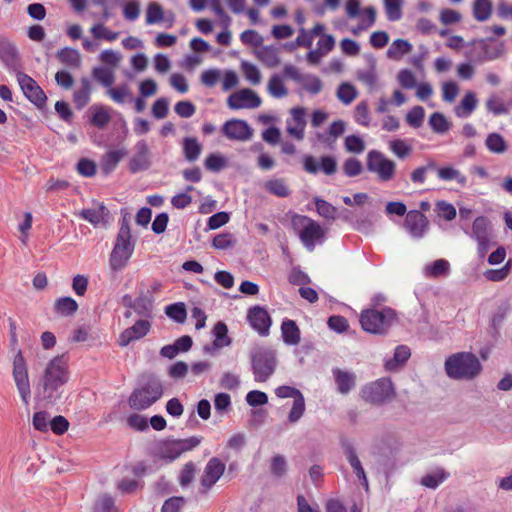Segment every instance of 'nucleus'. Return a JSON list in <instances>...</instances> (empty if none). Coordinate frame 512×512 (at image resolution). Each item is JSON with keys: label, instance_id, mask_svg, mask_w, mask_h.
<instances>
[{"label": "nucleus", "instance_id": "31", "mask_svg": "<svg viewBox=\"0 0 512 512\" xmlns=\"http://www.w3.org/2000/svg\"><path fill=\"white\" fill-rule=\"evenodd\" d=\"M478 105V99L473 91H467L460 103L455 106L454 113L458 118L465 119L471 116Z\"/></svg>", "mask_w": 512, "mask_h": 512}, {"label": "nucleus", "instance_id": "20", "mask_svg": "<svg viewBox=\"0 0 512 512\" xmlns=\"http://www.w3.org/2000/svg\"><path fill=\"white\" fill-rule=\"evenodd\" d=\"M79 216L95 228H105L111 221L110 211L101 202H93V207L81 210Z\"/></svg>", "mask_w": 512, "mask_h": 512}, {"label": "nucleus", "instance_id": "13", "mask_svg": "<svg viewBox=\"0 0 512 512\" xmlns=\"http://www.w3.org/2000/svg\"><path fill=\"white\" fill-rule=\"evenodd\" d=\"M340 445L343 451V454L348 461L350 467L352 468L356 478L363 486L365 490H368L369 484L368 479L363 468V465L358 457L357 449L352 440L349 438L343 437L340 439Z\"/></svg>", "mask_w": 512, "mask_h": 512}, {"label": "nucleus", "instance_id": "63", "mask_svg": "<svg viewBox=\"0 0 512 512\" xmlns=\"http://www.w3.org/2000/svg\"><path fill=\"white\" fill-rule=\"evenodd\" d=\"M448 474L443 470L425 475L421 479V484L427 488L436 489L447 478Z\"/></svg>", "mask_w": 512, "mask_h": 512}, {"label": "nucleus", "instance_id": "9", "mask_svg": "<svg viewBox=\"0 0 512 512\" xmlns=\"http://www.w3.org/2000/svg\"><path fill=\"white\" fill-rule=\"evenodd\" d=\"M252 370L256 382H265L276 368V354L269 348H258L251 356Z\"/></svg>", "mask_w": 512, "mask_h": 512}, {"label": "nucleus", "instance_id": "50", "mask_svg": "<svg viewBox=\"0 0 512 512\" xmlns=\"http://www.w3.org/2000/svg\"><path fill=\"white\" fill-rule=\"evenodd\" d=\"M55 311L62 316L73 315L77 309V302L71 297L58 298L54 303Z\"/></svg>", "mask_w": 512, "mask_h": 512}, {"label": "nucleus", "instance_id": "45", "mask_svg": "<svg viewBox=\"0 0 512 512\" xmlns=\"http://www.w3.org/2000/svg\"><path fill=\"white\" fill-rule=\"evenodd\" d=\"M91 84L87 78L81 79V86L73 94V100L78 109L85 107L90 101Z\"/></svg>", "mask_w": 512, "mask_h": 512}, {"label": "nucleus", "instance_id": "30", "mask_svg": "<svg viewBox=\"0 0 512 512\" xmlns=\"http://www.w3.org/2000/svg\"><path fill=\"white\" fill-rule=\"evenodd\" d=\"M214 340L211 346H205L204 352L213 354L216 350L227 347L231 344L228 336V328L224 322H217L213 328Z\"/></svg>", "mask_w": 512, "mask_h": 512}, {"label": "nucleus", "instance_id": "14", "mask_svg": "<svg viewBox=\"0 0 512 512\" xmlns=\"http://www.w3.org/2000/svg\"><path fill=\"white\" fill-rule=\"evenodd\" d=\"M225 463L217 457L209 459L200 478V491L206 494L218 482L225 472Z\"/></svg>", "mask_w": 512, "mask_h": 512}, {"label": "nucleus", "instance_id": "33", "mask_svg": "<svg viewBox=\"0 0 512 512\" xmlns=\"http://www.w3.org/2000/svg\"><path fill=\"white\" fill-rule=\"evenodd\" d=\"M376 9L373 6H368L364 8L361 12V18L359 23L350 29V32L358 36L362 32L367 31L372 26H374L376 22Z\"/></svg>", "mask_w": 512, "mask_h": 512}, {"label": "nucleus", "instance_id": "37", "mask_svg": "<svg viewBox=\"0 0 512 512\" xmlns=\"http://www.w3.org/2000/svg\"><path fill=\"white\" fill-rule=\"evenodd\" d=\"M282 339L287 345H297L300 342V330L295 321L285 319L281 324Z\"/></svg>", "mask_w": 512, "mask_h": 512}, {"label": "nucleus", "instance_id": "3", "mask_svg": "<svg viewBox=\"0 0 512 512\" xmlns=\"http://www.w3.org/2000/svg\"><path fill=\"white\" fill-rule=\"evenodd\" d=\"M445 372L454 380H472L482 371L478 357L471 352H457L445 360Z\"/></svg>", "mask_w": 512, "mask_h": 512}, {"label": "nucleus", "instance_id": "41", "mask_svg": "<svg viewBox=\"0 0 512 512\" xmlns=\"http://www.w3.org/2000/svg\"><path fill=\"white\" fill-rule=\"evenodd\" d=\"M485 146L489 152L494 154H504L508 150L507 141L497 132H492L487 135Z\"/></svg>", "mask_w": 512, "mask_h": 512}, {"label": "nucleus", "instance_id": "42", "mask_svg": "<svg viewBox=\"0 0 512 512\" xmlns=\"http://www.w3.org/2000/svg\"><path fill=\"white\" fill-rule=\"evenodd\" d=\"M389 150L399 159L409 157L413 152V146L407 139H393L388 143Z\"/></svg>", "mask_w": 512, "mask_h": 512}, {"label": "nucleus", "instance_id": "46", "mask_svg": "<svg viewBox=\"0 0 512 512\" xmlns=\"http://www.w3.org/2000/svg\"><path fill=\"white\" fill-rule=\"evenodd\" d=\"M437 176L443 181L455 180L458 184L464 186L467 182V178L458 169L452 166L436 167Z\"/></svg>", "mask_w": 512, "mask_h": 512}, {"label": "nucleus", "instance_id": "32", "mask_svg": "<svg viewBox=\"0 0 512 512\" xmlns=\"http://www.w3.org/2000/svg\"><path fill=\"white\" fill-rule=\"evenodd\" d=\"M410 356V348L406 345H399L395 348L393 357L385 360L384 367L387 371H395L405 364Z\"/></svg>", "mask_w": 512, "mask_h": 512}, {"label": "nucleus", "instance_id": "2", "mask_svg": "<svg viewBox=\"0 0 512 512\" xmlns=\"http://www.w3.org/2000/svg\"><path fill=\"white\" fill-rule=\"evenodd\" d=\"M163 395V385L154 375L143 376L137 387L128 398L129 407L133 410H146L156 403Z\"/></svg>", "mask_w": 512, "mask_h": 512}, {"label": "nucleus", "instance_id": "58", "mask_svg": "<svg viewBox=\"0 0 512 512\" xmlns=\"http://www.w3.org/2000/svg\"><path fill=\"white\" fill-rule=\"evenodd\" d=\"M431 129L439 134H444L450 129V123L446 117L440 112H434L429 118Z\"/></svg>", "mask_w": 512, "mask_h": 512}, {"label": "nucleus", "instance_id": "11", "mask_svg": "<svg viewBox=\"0 0 512 512\" xmlns=\"http://www.w3.org/2000/svg\"><path fill=\"white\" fill-rule=\"evenodd\" d=\"M361 398L371 404L381 405L394 396V388L389 378H380L364 385L360 391Z\"/></svg>", "mask_w": 512, "mask_h": 512}, {"label": "nucleus", "instance_id": "27", "mask_svg": "<svg viewBox=\"0 0 512 512\" xmlns=\"http://www.w3.org/2000/svg\"><path fill=\"white\" fill-rule=\"evenodd\" d=\"M0 61L9 70H17L19 67L17 49L13 43L4 37H0Z\"/></svg>", "mask_w": 512, "mask_h": 512}, {"label": "nucleus", "instance_id": "56", "mask_svg": "<svg viewBox=\"0 0 512 512\" xmlns=\"http://www.w3.org/2000/svg\"><path fill=\"white\" fill-rule=\"evenodd\" d=\"M166 315L177 323H183L187 318V311L184 303L170 304L165 308Z\"/></svg>", "mask_w": 512, "mask_h": 512}, {"label": "nucleus", "instance_id": "59", "mask_svg": "<svg viewBox=\"0 0 512 512\" xmlns=\"http://www.w3.org/2000/svg\"><path fill=\"white\" fill-rule=\"evenodd\" d=\"M357 95L356 88L350 83H342L337 89V97L345 105L352 103Z\"/></svg>", "mask_w": 512, "mask_h": 512}, {"label": "nucleus", "instance_id": "39", "mask_svg": "<svg viewBox=\"0 0 512 512\" xmlns=\"http://www.w3.org/2000/svg\"><path fill=\"white\" fill-rule=\"evenodd\" d=\"M56 56L67 67L76 69L81 65V55L77 49L65 47L59 50Z\"/></svg>", "mask_w": 512, "mask_h": 512}, {"label": "nucleus", "instance_id": "4", "mask_svg": "<svg viewBox=\"0 0 512 512\" xmlns=\"http://www.w3.org/2000/svg\"><path fill=\"white\" fill-rule=\"evenodd\" d=\"M135 242L129 222L123 218L109 257V265L113 271H121L127 266L133 255Z\"/></svg>", "mask_w": 512, "mask_h": 512}, {"label": "nucleus", "instance_id": "22", "mask_svg": "<svg viewBox=\"0 0 512 512\" xmlns=\"http://www.w3.org/2000/svg\"><path fill=\"white\" fill-rule=\"evenodd\" d=\"M247 320L250 326L261 336L269 334L272 320L267 310L260 306H254L248 310Z\"/></svg>", "mask_w": 512, "mask_h": 512}, {"label": "nucleus", "instance_id": "5", "mask_svg": "<svg viewBox=\"0 0 512 512\" xmlns=\"http://www.w3.org/2000/svg\"><path fill=\"white\" fill-rule=\"evenodd\" d=\"M291 226L303 246L310 252L314 251L317 245H322L325 241L326 230L308 216L294 215L291 219Z\"/></svg>", "mask_w": 512, "mask_h": 512}, {"label": "nucleus", "instance_id": "38", "mask_svg": "<svg viewBox=\"0 0 512 512\" xmlns=\"http://www.w3.org/2000/svg\"><path fill=\"white\" fill-rule=\"evenodd\" d=\"M487 111L494 116L505 115L510 112L511 107L496 93L489 95L485 102Z\"/></svg>", "mask_w": 512, "mask_h": 512}, {"label": "nucleus", "instance_id": "7", "mask_svg": "<svg viewBox=\"0 0 512 512\" xmlns=\"http://www.w3.org/2000/svg\"><path fill=\"white\" fill-rule=\"evenodd\" d=\"M202 437L191 436L186 439H167L159 442L156 455L169 462L179 458L184 452L191 451L200 445Z\"/></svg>", "mask_w": 512, "mask_h": 512}, {"label": "nucleus", "instance_id": "19", "mask_svg": "<svg viewBox=\"0 0 512 512\" xmlns=\"http://www.w3.org/2000/svg\"><path fill=\"white\" fill-rule=\"evenodd\" d=\"M17 81L27 99H29L38 107H41L45 104L47 97L44 91L32 77L25 73L18 72Z\"/></svg>", "mask_w": 512, "mask_h": 512}, {"label": "nucleus", "instance_id": "54", "mask_svg": "<svg viewBox=\"0 0 512 512\" xmlns=\"http://www.w3.org/2000/svg\"><path fill=\"white\" fill-rule=\"evenodd\" d=\"M383 2L387 19L391 22L400 20L402 17L403 0H383Z\"/></svg>", "mask_w": 512, "mask_h": 512}, {"label": "nucleus", "instance_id": "35", "mask_svg": "<svg viewBox=\"0 0 512 512\" xmlns=\"http://www.w3.org/2000/svg\"><path fill=\"white\" fill-rule=\"evenodd\" d=\"M126 155L125 149L111 150L105 153L100 161L101 169L104 174L108 175L115 170L118 163Z\"/></svg>", "mask_w": 512, "mask_h": 512}, {"label": "nucleus", "instance_id": "44", "mask_svg": "<svg viewBox=\"0 0 512 512\" xmlns=\"http://www.w3.org/2000/svg\"><path fill=\"white\" fill-rule=\"evenodd\" d=\"M183 154L188 162L196 161L202 151V145L194 137H185L183 139Z\"/></svg>", "mask_w": 512, "mask_h": 512}, {"label": "nucleus", "instance_id": "21", "mask_svg": "<svg viewBox=\"0 0 512 512\" xmlns=\"http://www.w3.org/2000/svg\"><path fill=\"white\" fill-rule=\"evenodd\" d=\"M429 221L419 210H410L406 214L404 228L414 239H421L428 230Z\"/></svg>", "mask_w": 512, "mask_h": 512}, {"label": "nucleus", "instance_id": "25", "mask_svg": "<svg viewBox=\"0 0 512 512\" xmlns=\"http://www.w3.org/2000/svg\"><path fill=\"white\" fill-rule=\"evenodd\" d=\"M254 56L267 68H275L281 64V47L278 45H262L254 49Z\"/></svg>", "mask_w": 512, "mask_h": 512}, {"label": "nucleus", "instance_id": "61", "mask_svg": "<svg viewBox=\"0 0 512 512\" xmlns=\"http://www.w3.org/2000/svg\"><path fill=\"white\" fill-rule=\"evenodd\" d=\"M241 42L246 46H251L258 49L263 45L264 38L256 30L248 29L241 33Z\"/></svg>", "mask_w": 512, "mask_h": 512}, {"label": "nucleus", "instance_id": "16", "mask_svg": "<svg viewBox=\"0 0 512 512\" xmlns=\"http://www.w3.org/2000/svg\"><path fill=\"white\" fill-rule=\"evenodd\" d=\"M262 103L256 92L249 88L240 89L227 98V106L232 110L255 109Z\"/></svg>", "mask_w": 512, "mask_h": 512}, {"label": "nucleus", "instance_id": "52", "mask_svg": "<svg viewBox=\"0 0 512 512\" xmlns=\"http://www.w3.org/2000/svg\"><path fill=\"white\" fill-rule=\"evenodd\" d=\"M90 33L92 34V36L95 39H97V40H106L108 42L115 41L118 38V36H119L118 32L110 30L103 23L94 24L90 28Z\"/></svg>", "mask_w": 512, "mask_h": 512}, {"label": "nucleus", "instance_id": "1", "mask_svg": "<svg viewBox=\"0 0 512 512\" xmlns=\"http://www.w3.org/2000/svg\"><path fill=\"white\" fill-rule=\"evenodd\" d=\"M70 379L68 360L64 355L50 359L37 377L34 389L35 398L46 404L57 403L63 393L64 386Z\"/></svg>", "mask_w": 512, "mask_h": 512}, {"label": "nucleus", "instance_id": "15", "mask_svg": "<svg viewBox=\"0 0 512 512\" xmlns=\"http://www.w3.org/2000/svg\"><path fill=\"white\" fill-rule=\"evenodd\" d=\"M152 164V153L146 140H139L134 146V154L129 160L128 168L135 174L146 171Z\"/></svg>", "mask_w": 512, "mask_h": 512}, {"label": "nucleus", "instance_id": "51", "mask_svg": "<svg viewBox=\"0 0 512 512\" xmlns=\"http://www.w3.org/2000/svg\"><path fill=\"white\" fill-rule=\"evenodd\" d=\"M91 112V123L98 128H104L111 119L109 110L104 106H92Z\"/></svg>", "mask_w": 512, "mask_h": 512}, {"label": "nucleus", "instance_id": "43", "mask_svg": "<svg viewBox=\"0 0 512 512\" xmlns=\"http://www.w3.org/2000/svg\"><path fill=\"white\" fill-rule=\"evenodd\" d=\"M107 95L117 104H124L132 100V92L127 83L117 87L110 86L106 91Z\"/></svg>", "mask_w": 512, "mask_h": 512}, {"label": "nucleus", "instance_id": "60", "mask_svg": "<svg viewBox=\"0 0 512 512\" xmlns=\"http://www.w3.org/2000/svg\"><path fill=\"white\" fill-rule=\"evenodd\" d=\"M511 269H512V260L509 259L502 268L489 269V270L485 271L484 276L489 281L500 282L507 278Z\"/></svg>", "mask_w": 512, "mask_h": 512}, {"label": "nucleus", "instance_id": "55", "mask_svg": "<svg viewBox=\"0 0 512 512\" xmlns=\"http://www.w3.org/2000/svg\"><path fill=\"white\" fill-rule=\"evenodd\" d=\"M241 71L245 79L252 85H258L261 82V73L259 68L248 61H241Z\"/></svg>", "mask_w": 512, "mask_h": 512}, {"label": "nucleus", "instance_id": "28", "mask_svg": "<svg viewBox=\"0 0 512 512\" xmlns=\"http://www.w3.org/2000/svg\"><path fill=\"white\" fill-rule=\"evenodd\" d=\"M161 21L166 22V27H172L175 21L174 13L168 12L166 15H164L162 6L160 4L156 2L150 3L146 10V24L153 25L160 23Z\"/></svg>", "mask_w": 512, "mask_h": 512}, {"label": "nucleus", "instance_id": "17", "mask_svg": "<svg viewBox=\"0 0 512 512\" xmlns=\"http://www.w3.org/2000/svg\"><path fill=\"white\" fill-rule=\"evenodd\" d=\"M303 169L309 174L323 172L325 175H333L337 171L335 157L327 155L319 160L312 155H305L302 159Z\"/></svg>", "mask_w": 512, "mask_h": 512}, {"label": "nucleus", "instance_id": "6", "mask_svg": "<svg viewBox=\"0 0 512 512\" xmlns=\"http://www.w3.org/2000/svg\"><path fill=\"white\" fill-rule=\"evenodd\" d=\"M397 321V314L390 307L365 309L360 314V324L371 334H384Z\"/></svg>", "mask_w": 512, "mask_h": 512}, {"label": "nucleus", "instance_id": "18", "mask_svg": "<svg viewBox=\"0 0 512 512\" xmlns=\"http://www.w3.org/2000/svg\"><path fill=\"white\" fill-rule=\"evenodd\" d=\"M222 133L229 140L246 142L252 138L253 129L245 120L230 119L223 124Z\"/></svg>", "mask_w": 512, "mask_h": 512}, {"label": "nucleus", "instance_id": "49", "mask_svg": "<svg viewBox=\"0 0 512 512\" xmlns=\"http://www.w3.org/2000/svg\"><path fill=\"white\" fill-rule=\"evenodd\" d=\"M93 78L107 89L113 85L115 81L114 69L107 66L94 67L92 70Z\"/></svg>", "mask_w": 512, "mask_h": 512}, {"label": "nucleus", "instance_id": "64", "mask_svg": "<svg viewBox=\"0 0 512 512\" xmlns=\"http://www.w3.org/2000/svg\"><path fill=\"white\" fill-rule=\"evenodd\" d=\"M94 512H118V508L111 496L102 495L95 502Z\"/></svg>", "mask_w": 512, "mask_h": 512}, {"label": "nucleus", "instance_id": "24", "mask_svg": "<svg viewBox=\"0 0 512 512\" xmlns=\"http://www.w3.org/2000/svg\"><path fill=\"white\" fill-rule=\"evenodd\" d=\"M291 118L286 121V129L290 136L297 140L304 138V131L306 127V111L303 107L292 108Z\"/></svg>", "mask_w": 512, "mask_h": 512}, {"label": "nucleus", "instance_id": "34", "mask_svg": "<svg viewBox=\"0 0 512 512\" xmlns=\"http://www.w3.org/2000/svg\"><path fill=\"white\" fill-rule=\"evenodd\" d=\"M450 273V263L446 259H437L423 268V274L427 278H439Z\"/></svg>", "mask_w": 512, "mask_h": 512}, {"label": "nucleus", "instance_id": "62", "mask_svg": "<svg viewBox=\"0 0 512 512\" xmlns=\"http://www.w3.org/2000/svg\"><path fill=\"white\" fill-rule=\"evenodd\" d=\"M305 398L304 396L298 397L297 400L293 401L292 407L288 414V422L291 424L297 423L305 413Z\"/></svg>", "mask_w": 512, "mask_h": 512}, {"label": "nucleus", "instance_id": "10", "mask_svg": "<svg viewBox=\"0 0 512 512\" xmlns=\"http://www.w3.org/2000/svg\"><path fill=\"white\" fill-rule=\"evenodd\" d=\"M366 167L380 182L392 181L396 175V163L378 150L368 152Z\"/></svg>", "mask_w": 512, "mask_h": 512}, {"label": "nucleus", "instance_id": "8", "mask_svg": "<svg viewBox=\"0 0 512 512\" xmlns=\"http://www.w3.org/2000/svg\"><path fill=\"white\" fill-rule=\"evenodd\" d=\"M12 377L22 402L30 403L31 385L26 360L21 349H17L12 361Z\"/></svg>", "mask_w": 512, "mask_h": 512}, {"label": "nucleus", "instance_id": "40", "mask_svg": "<svg viewBox=\"0 0 512 512\" xmlns=\"http://www.w3.org/2000/svg\"><path fill=\"white\" fill-rule=\"evenodd\" d=\"M356 76L357 79L362 82L370 92L374 91L377 87L378 79L375 60L371 61L369 68L358 70Z\"/></svg>", "mask_w": 512, "mask_h": 512}, {"label": "nucleus", "instance_id": "29", "mask_svg": "<svg viewBox=\"0 0 512 512\" xmlns=\"http://www.w3.org/2000/svg\"><path fill=\"white\" fill-rule=\"evenodd\" d=\"M332 374L340 394L346 395L356 386V374L351 371L334 368Z\"/></svg>", "mask_w": 512, "mask_h": 512}, {"label": "nucleus", "instance_id": "26", "mask_svg": "<svg viewBox=\"0 0 512 512\" xmlns=\"http://www.w3.org/2000/svg\"><path fill=\"white\" fill-rule=\"evenodd\" d=\"M151 329L148 320H138L133 326L125 329L119 336L118 344L121 347L128 346L132 341L139 340L146 336Z\"/></svg>", "mask_w": 512, "mask_h": 512}, {"label": "nucleus", "instance_id": "23", "mask_svg": "<svg viewBox=\"0 0 512 512\" xmlns=\"http://www.w3.org/2000/svg\"><path fill=\"white\" fill-rule=\"evenodd\" d=\"M481 53L475 58L477 63H485L501 58L505 52L503 42H494L493 39H481L478 42Z\"/></svg>", "mask_w": 512, "mask_h": 512}, {"label": "nucleus", "instance_id": "53", "mask_svg": "<svg viewBox=\"0 0 512 512\" xmlns=\"http://www.w3.org/2000/svg\"><path fill=\"white\" fill-rule=\"evenodd\" d=\"M492 4L489 0H475L473 5V16L477 21L483 22L490 18Z\"/></svg>", "mask_w": 512, "mask_h": 512}, {"label": "nucleus", "instance_id": "57", "mask_svg": "<svg viewBox=\"0 0 512 512\" xmlns=\"http://www.w3.org/2000/svg\"><path fill=\"white\" fill-rule=\"evenodd\" d=\"M210 9L219 18L220 25L227 29L231 25V18L222 7V0H207Z\"/></svg>", "mask_w": 512, "mask_h": 512}, {"label": "nucleus", "instance_id": "36", "mask_svg": "<svg viewBox=\"0 0 512 512\" xmlns=\"http://www.w3.org/2000/svg\"><path fill=\"white\" fill-rule=\"evenodd\" d=\"M412 49L413 46L409 41L405 39H396L390 44L386 54L389 59L399 61L405 55L409 54Z\"/></svg>", "mask_w": 512, "mask_h": 512}, {"label": "nucleus", "instance_id": "47", "mask_svg": "<svg viewBox=\"0 0 512 512\" xmlns=\"http://www.w3.org/2000/svg\"><path fill=\"white\" fill-rule=\"evenodd\" d=\"M267 91L272 97L277 99L284 98L288 95V89L279 74H273L270 77L267 84Z\"/></svg>", "mask_w": 512, "mask_h": 512}, {"label": "nucleus", "instance_id": "12", "mask_svg": "<svg viewBox=\"0 0 512 512\" xmlns=\"http://www.w3.org/2000/svg\"><path fill=\"white\" fill-rule=\"evenodd\" d=\"M465 233L477 242L478 254L480 257H484L492 240L490 221L484 216H479L473 221L471 231H465Z\"/></svg>", "mask_w": 512, "mask_h": 512}, {"label": "nucleus", "instance_id": "48", "mask_svg": "<svg viewBox=\"0 0 512 512\" xmlns=\"http://www.w3.org/2000/svg\"><path fill=\"white\" fill-rule=\"evenodd\" d=\"M264 187L270 194L279 198H285L291 194V190L289 189L285 180L281 178H275L266 181Z\"/></svg>", "mask_w": 512, "mask_h": 512}]
</instances>
